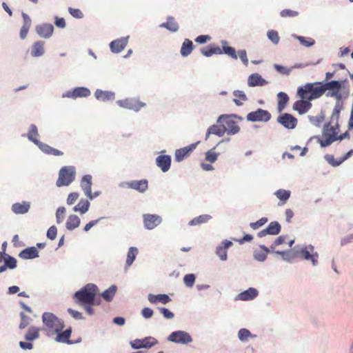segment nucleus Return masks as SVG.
<instances>
[{"label":"nucleus","mask_w":353,"mask_h":353,"mask_svg":"<svg viewBox=\"0 0 353 353\" xmlns=\"http://www.w3.org/2000/svg\"><path fill=\"white\" fill-rule=\"evenodd\" d=\"M342 85V81L334 80L325 83L320 81L308 83L298 88L297 94L300 98L312 101L320 98L326 91H328L326 94L327 97H334L340 100L342 97L341 94Z\"/></svg>","instance_id":"obj_1"},{"label":"nucleus","mask_w":353,"mask_h":353,"mask_svg":"<svg viewBox=\"0 0 353 353\" xmlns=\"http://www.w3.org/2000/svg\"><path fill=\"white\" fill-rule=\"evenodd\" d=\"M340 116V108L336 105L332 111L330 121L325 124L323 129V139L319 140L320 145L325 148L330 145L333 142L338 140L339 124L338 121Z\"/></svg>","instance_id":"obj_2"},{"label":"nucleus","mask_w":353,"mask_h":353,"mask_svg":"<svg viewBox=\"0 0 353 353\" xmlns=\"http://www.w3.org/2000/svg\"><path fill=\"white\" fill-rule=\"evenodd\" d=\"M97 292L98 288L96 285L88 283L74 293L75 302L80 305H84L85 304L99 305L100 302L95 299Z\"/></svg>","instance_id":"obj_3"},{"label":"nucleus","mask_w":353,"mask_h":353,"mask_svg":"<svg viewBox=\"0 0 353 353\" xmlns=\"http://www.w3.org/2000/svg\"><path fill=\"white\" fill-rule=\"evenodd\" d=\"M42 320L44 325L43 330L49 336L61 332L64 327L63 322L51 312H44Z\"/></svg>","instance_id":"obj_4"},{"label":"nucleus","mask_w":353,"mask_h":353,"mask_svg":"<svg viewBox=\"0 0 353 353\" xmlns=\"http://www.w3.org/2000/svg\"><path fill=\"white\" fill-rule=\"evenodd\" d=\"M76 170L74 166L69 165L61 168L59 172L57 185L58 187L69 185L74 180Z\"/></svg>","instance_id":"obj_5"},{"label":"nucleus","mask_w":353,"mask_h":353,"mask_svg":"<svg viewBox=\"0 0 353 353\" xmlns=\"http://www.w3.org/2000/svg\"><path fill=\"white\" fill-rule=\"evenodd\" d=\"M218 123H223V127L225 128V133L228 134H237L240 130L236 121L231 119L229 115H221L217 119Z\"/></svg>","instance_id":"obj_6"},{"label":"nucleus","mask_w":353,"mask_h":353,"mask_svg":"<svg viewBox=\"0 0 353 353\" xmlns=\"http://www.w3.org/2000/svg\"><path fill=\"white\" fill-rule=\"evenodd\" d=\"M117 103L122 108L139 111L145 105V103L134 98H128L123 100H119Z\"/></svg>","instance_id":"obj_7"},{"label":"nucleus","mask_w":353,"mask_h":353,"mask_svg":"<svg viewBox=\"0 0 353 353\" xmlns=\"http://www.w3.org/2000/svg\"><path fill=\"white\" fill-rule=\"evenodd\" d=\"M271 118L270 113L265 110L259 108L256 111L251 112L247 115V120L252 122L268 121Z\"/></svg>","instance_id":"obj_8"},{"label":"nucleus","mask_w":353,"mask_h":353,"mask_svg":"<svg viewBox=\"0 0 353 353\" xmlns=\"http://www.w3.org/2000/svg\"><path fill=\"white\" fill-rule=\"evenodd\" d=\"M299 256L305 260L311 261L314 265L318 263L319 255L317 252H314V248L312 245L305 246L302 248L299 252Z\"/></svg>","instance_id":"obj_9"},{"label":"nucleus","mask_w":353,"mask_h":353,"mask_svg":"<svg viewBox=\"0 0 353 353\" xmlns=\"http://www.w3.org/2000/svg\"><path fill=\"white\" fill-rule=\"evenodd\" d=\"M277 122L287 129L292 130L296 128L298 120L296 117L288 113H283L277 118Z\"/></svg>","instance_id":"obj_10"},{"label":"nucleus","mask_w":353,"mask_h":353,"mask_svg":"<svg viewBox=\"0 0 353 353\" xmlns=\"http://www.w3.org/2000/svg\"><path fill=\"white\" fill-rule=\"evenodd\" d=\"M168 340L176 343L187 344L192 342V339L186 332L176 331L168 336Z\"/></svg>","instance_id":"obj_11"},{"label":"nucleus","mask_w":353,"mask_h":353,"mask_svg":"<svg viewBox=\"0 0 353 353\" xmlns=\"http://www.w3.org/2000/svg\"><path fill=\"white\" fill-rule=\"evenodd\" d=\"M197 143H192L175 151L174 159L177 162L183 161L189 157L191 153L195 150Z\"/></svg>","instance_id":"obj_12"},{"label":"nucleus","mask_w":353,"mask_h":353,"mask_svg":"<svg viewBox=\"0 0 353 353\" xmlns=\"http://www.w3.org/2000/svg\"><path fill=\"white\" fill-rule=\"evenodd\" d=\"M143 219L144 226L148 230L154 229L157 225H159L162 221L161 217L157 214H143Z\"/></svg>","instance_id":"obj_13"},{"label":"nucleus","mask_w":353,"mask_h":353,"mask_svg":"<svg viewBox=\"0 0 353 353\" xmlns=\"http://www.w3.org/2000/svg\"><path fill=\"white\" fill-rule=\"evenodd\" d=\"M91 186L92 176L89 174L83 176L81 181V187L83 190L85 194L90 199H92L93 198L99 195V193L95 192L94 194H92L91 191Z\"/></svg>","instance_id":"obj_14"},{"label":"nucleus","mask_w":353,"mask_h":353,"mask_svg":"<svg viewBox=\"0 0 353 353\" xmlns=\"http://www.w3.org/2000/svg\"><path fill=\"white\" fill-rule=\"evenodd\" d=\"M36 32L41 38H50L54 32V27L50 23H42L37 25L35 28Z\"/></svg>","instance_id":"obj_15"},{"label":"nucleus","mask_w":353,"mask_h":353,"mask_svg":"<svg viewBox=\"0 0 353 353\" xmlns=\"http://www.w3.org/2000/svg\"><path fill=\"white\" fill-rule=\"evenodd\" d=\"M90 95L89 89L84 87H78L72 91H68L63 95V97L77 99L79 97H87Z\"/></svg>","instance_id":"obj_16"},{"label":"nucleus","mask_w":353,"mask_h":353,"mask_svg":"<svg viewBox=\"0 0 353 353\" xmlns=\"http://www.w3.org/2000/svg\"><path fill=\"white\" fill-rule=\"evenodd\" d=\"M280 231L281 225L277 221H272L269 224L266 229L263 230L258 233V236L263 237L267 234L276 235L280 232Z\"/></svg>","instance_id":"obj_17"},{"label":"nucleus","mask_w":353,"mask_h":353,"mask_svg":"<svg viewBox=\"0 0 353 353\" xmlns=\"http://www.w3.org/2000/svg\"><path fill=\"white\" fill-rule=\"evenodd\" d=\"M301 100H298L293 104V109L297 111L300 114L307 112L311 108L312 104L310 101L301 98Z\"/></svg>","instance_id":"obj_18"},{"label":"nucleus","mask_w":353,"mask_h":353,"mask_svg":"<svg viewBox=\"0 0 353 353\" xmlns=\"http://www.w3.org/2000/svg\"><path fill=\"white\" fill-rule=\"evenodd\" d=\"M157 165L163 172L169 170L171 165V157L169 155H159L156 159Z\"/></svg>","instance_id":"obj_19"},{"label":"nucleus","mask_w":353,"mask_h":353,"mask_svg":"<svg viewBox=\"0 0 353 353\" xmlns=\"http://www.w3.org/2000/svg\"><path fill=\"white\" fill-rule=\"evenodd\" d=\"M128 188L136 190L140 192H145L148 187V181L142 179L139 181H132L126 183Z\"/></svg>","instance_id":"obj_20"},{"label":"nucleus","mask_w":353,"mask_h":353,"mask_svg":"<svg viewBox=\"0 0 353 353\" xmlns=\"http://www.w3.org/2000/svg\"><path fill=\"white\" fill-rule=\"evenodd\" d=\"M128 44V39L127 38H121L119 39H116L112 41L110 43V47L112 52L119 53L121 52Z\"/></svg>","instance_id":"obj_21"},{"label":"nucleus","mask_w":353,"mask_h":353,"mask_svg":"<svg viewBox=\"0 0 353 353\" xmlns=\"http://www.w3.org/2000/svg\"><path fill=\"white\" fill-rule=\"evenodd\" d=\"M232 245V241L225 240L216 248V254L222 261L227 259V250Z\"/></svg>","instance_id":"obj_22"},{"label":"nucleus","mask_w":353,"mask_h":353,"mask_svg":"<svg viewBox=\"0 0 353 353\" xmlns=\"http://www.w3.org/2000/svg\"><path fill=\"white\" fill-rule=\"evenodd\" d=\"M225 133V128L223 127V123L219 125H212L210 126L205 134V140H207L210 134H215L219 137H223Z\"/></svg>","instance_id":"obj_23"},{"label":"nucleus","mask_w":353,"mask_h":353,"mask_svg":"<svg viewBox=\"0 0 353 353\" xmlns=\"http://www.w3.org/2000/svg\"><path fill=\"white\" fill-rule=\"evenodd\" d=\"M267 83L268 82L258 73L252 74L248 77V84L250 87L263 86Z\"/></svg>","instance_id":"obj_24"},{"label":"nucleus","mask_w":353,"mask_h":353,"mask_svg":"<svg viewBox=\"0 0 353 353\" xmlns=\"http://www.w3.org/2000/svg\"><path fill=\"white\" fill-rule=\"evenodd\" d=\"M353 154V149L350 150L348 152H347L344 157H341L338 160H335L334 155L332 154H327L325 158L326 161L332 166H338L341 165L343 161L347 159L351 155Z\"/></svg>","instance_id":"obj_25"},{"label":"nucleus","mask_w":353,"mask_h":353,"mask_svg":"<svg viewBox=\"0 0 353 353\" xmlns=\"http://www.w3.org/2000/svg\"><path fill=\"white\" fill-rule=\"evenodd\" d=\"M30 204L28 201H22L21 203H15L12 205V211L17 214H25L30 210Z\"/></svg>","instance_id":"obj_26"},{"label":"nucleus","mask_w":353,"mask_h":353,"mask_svg":"<svg viewBox=\"0 0 353 353\" xmlns=\"http://www.w3.org/2000/svg\"><path fill=\"white\" fill-rule=\"evenodd\" d=\"M259 294V292L254 288H250L247 290L241 292L238 295V299L241 301H250L256 298Z\"/></svg>","instance_id":"obj_27"},{"label":"nucleus","mask_w":353,"mask_h":353,"mask_svg":"<svg viewBox=\"0 0 353 353\" xmlns=\"http://www.w3.org/2000/svg\"><path fill=\"white\" fill-rule=\"evenodd\" d=\"M19 256L23 259H32L39 256V252L35 247H30L22 250Z\"/></svg>","instance_id":"obj_28"},{"label":"nucleus","mask_w":353,"mask_h":353,"mask_svg":"<svg viewBox=\"0 0 353 353\" xmlns=\"http://www.w3.org/2000/svg\"><path fill=\"white\" fill-rule=\"evenodd\" d=\"M148 301L152 304H156L157 303H161L163 304H166L171 301V299L170 298V296L168 295L165 294H157V295L150 294L148 295Z\"/></svg>","instance_id":"obj_29"},{"label":"nucleus","mask_w":353,"mask_h":353,"mask_svg":"<svg viewBox=\"0 0 353 353\" xmlns=\"http://www.w3.org/2000/svg\"><path fill=\"white\" fill-rule=\"evenodd\" d=\"M22 17L23 19V24L20 30V37L21 39H24L26 37L30 28L32 21L30 17L27 14L23 13Z\"/></svg>","instance_id":"obj_30"},{"label":"nucleus","mask_w":353,"mask_h":353,"mask_svg":"<svg viewBox=\"0 0 353 353\" xmlns=\"http://www.w3.org/2000/svg\"><path fill=\"white\" fill-rule=\"evenodd\" d=\"M45 42L38 41L33 43L31 49V55L34 57H41L45 52L44 49Z\"/></svg>","instance_id":"obj_31"},{"label":"nucleus","mask_w":353,"mask_h":353,"mask_svg":"<svg viewBox=\"0 0 353 353\" xmlns=\"http://www.w3.org/2000/svg\"><path fill=\"white\" fill-rule=\"evenodd\" d=\"M95 97L101 101H112L114 99V93L110 91L97 90L94 92Z\"/></svg>","instance_id":"obj_32"},{"label":"nucleus","mask_w":353,"mask_h":353,"mask_svg":"<svg viewBox=\"0 0 353 353\" xmlns=\"http://www.w3.org/2000/svg\"><path fill=\"white\" fill-rule=\"evenodd\" d=\"M37 145L41 151L47 154H51L53 156H62L63 154V152L53 148L48 144L39 142Z\"/></svg>","instance_id":"obj_33"},{"label":"nucleus","mask_w":353,"mask_h":353,"mask_svg":"<svg viewBox=\"0 0 353 353\" xmlns=\"http://www.w3.org/2000/svg\"><path fill=\"white\" fill-rule=\"evenodd\" d=\"M278 97V104H277V110L279 112H282L283 110L286 107L288 101L289 97L285 92H280L277 94Z\"/></svg>","instance_id":"obj_34"},{"label":"nucleus","mask_w":353,"mask_h":353,"mask_svg":"<svg viewBox=\"0 0 353 353\" xmlns=\"http://www.w3.org/2000/svg\"><path fill=\"white\" fill-rule=\"evenodd\" d=\"M194 49V45L191 40L185 39L180 50V53L183 57H187L191 54Z\"/></svg>","instance_id":"obj_35"},{"label":"nucleus","mask_w":353,"mask_h":353,"mask_svg":"<svg viewBox=\"0 0 353 353\" xmlns=\"http://www.w3.org/2000/svg\"><path fill=\"white\" fill-rule=\"evenodd\" d=\"M160 27L165 28L171 32H176L179 28V24L173 17H168L167 21L161 23Z\"/></svg>","instance_id":"obj_36"},{"label":"nucleus","mask_w":353,"mask_h":353,"mask_svg":"<svg viewBox=\"0 0 353 353\" xmlns=\"http://www.w3.org/2000/svg\"><path fill=\"white\" fill-rule=\"evenodd\" d=\"M27 137L30 141H32L36 145H38V143L40 142L38 140L39 132L37 127L34 124L30 125Z\"/></svg>","instance_id":"obj_37"},{"label":"nucleus","mask_w":353,"mask_h":353,"mask_svg":"<svg viewBox=\"0 0 353 353\" xmlns=\"http://www.w3.org/2000/svg\"><path fill=\"white\" fill-rule=\"evenodd\" d=\"M233 94L235 97L233 101L238 106L242 105L243 102L248 100L246 94L241 90H235L233 92Z\"/></svg>","instance_id":"obj_38"},{"label":"nucleus","mask_w":353,"mask_h":353,"mask_svg":"<svg viewBox=\"0 0 353 353\" xmlns=\"http://www.w3.org/2000/svg\"><path fill=\"white\" fill-rule=\"evenodd\" d=\"M80 219L77 215H70L66 222V228L69 230H74L79 226Z\"/></svg>","instance_id":"obj_39"},{"label":"nucleus","mask_w":353,"mask_h":353,"mask_svg":"<svg viewBox=\"0 0 353 353\" xmlns=\"http://www.w3.org/2000/svg\"><path fill=\"white\" fill-rule=\"evenodd\" d=\"M71 332H72L71 328H69V329L65 330L63 332H59L58 333H56V334H57L56 341L58 342L70 343V342L69 339H70V336L71 334Z\"/></svg>","instance_id":"obj_40"},{"label":"nucleus","mask_w":353,"mask_h":353,"mask_svg":"<svg viewBox=\"0 0 353 353\" xmlns=\"http://www.w3.org/2000/svg\"><path fill=\"white\" fill-rule=\"evenodd\" d=\"M211 219H212V216L209 214H202V215H200L199 216L194 218L192 220H191L189 222L188 224H189V225H191V226L200 225V224L207 223Z\"/></svg>","instance_id":"obj_41"},{"label":"nucleus","mask_w":353,"mask_h":353,"mask_svg":"<svg viewBox=\"0 0 353 353\" xmlns=\"http://www.w3.org/2000/svg\"><path fill=\"white\" fill-rule=\"evenodd\" d=\"M40 328L36 327H30L25 335V339L27 341H33L39 337Z\"/></svg>","instance_id":"obj_42"},{"label":"nucleus","mask_w":353,"mask_h":353,"mask_svg":"<svg viewBox=\"0 0 353 353\" xmlns=\"http://www.w3.org/2000/svg\"><path fill=\"white\" fill-rule=\"evenodd\" d=\"M274 194L276 196L278 199H279L281 203L279 205H283L286 203L288 199L290 196L291 192L289 190H285L283 189L278 190L275 192Z\"/></svg>","instance_id":"obj_43"},{"label":"nucleus","mask_w":353,"mask_h":353,"mask_svg":"<svg viewBox=\"0 0 353 353\" xmlns=\"http://www.w3.org/2000/svg\"><path fill=\"white\" fill-rule=\"evenodd\" d=\"M221 43L223 48V52L234 59H237V54L236 53L235 49L232 47L228 46V42L225 41H222Z\"/></svg>","instance_id":"obj_44"},{"label":"nucleus","mask_w":353,"mask_h":353,"mask_svg":"<svg viewBox=\"0 0 353 353\" xmlns=\"http://www.w3.org/2000/svg\"><path fill=\"white\" fill-rule=\"evenodd\" d=\"M138 254V250L137 248L131 247L130 248L128 254H127V259H126V266L130 267L134 261L136 259V256Z\"/></svg>","instance_id":"obj_45"},{"label":"nucleus","mask_w":353,"mask_h":353,"mask_svg":"<svg viewBox=\"0 0 353 353\" xmlns=\"http://www.w3.org/2000/svg\"><path fill=\"white\" fill-rule=\"evenodd\" d=\"M89 207V201L88 200L82 199L76 206H74L73 210L74 212L79 211L81 214H84L88 210Z\"/></svg>","instance_id":"obj_46"},{"label":"nucleus","mask_w":353,"mask_h":353,"mask_svg":"<svg viewBox=\"0 0 353 353\" xmlns=\"http://www.w3.org/2000/svg\"><path fill=\"white\" fill-rule=\"evenodd\" d=\"M117 291L116 285H112L108 289L105 290L102 294L101 296L107 301H110L112 300L114 296L115 295Z\"/></svg>","instance_id":"obj_47"},{"label":"nucleus","mask_w":353,"mask_h":353,"mask_svg":"<svg viewBox=\"0 0 353 353\" xmlns=\"http://www.w3.org/2000/svg\"><path fill=\"white\" fill-rule=\"evenodd\" d=\"M259 247L263 251L254 252V259L259 261H263L267 258V255L270 252V250L265 245H260Z\"/></svg>","instance_id":"obj_48"},{"label":"nucleus","mask_w":353,"mask_h":353,"mask_svg":"<svg viewBox=\"0 0 353 353\" xmlns=\"http://www.w3.org/2000/svg\"><path fill=\"white\" fill-rule=\"evenodd\" d=\"M252 336L251 332L245 328H241L238 332V337L241 341H247L250 337H254Z\"/></svg>","instance_id":"obj_49"},{"label":"nucleus","mask_w":353,"mask_h":353,"mask_svg":"<svg viewBox=\"0 0 353 353\" xmlns=\"http://www.w3.org/2000/svg\"><path fill=\"white\" fill-rule=\"evenodd\" d=\"M157 340L152 336L143 339V348H150L157 343Z\"/></svg>","instance_id":"obj_50"},{"label":"nucleus","mask_w":353,"mask_h":353,"mask_svg":"<svg viewBox=\"0 0 353 353\" xmlns=\"http://www.w3.org/2000/svg\"><path fill=\"white\" fill-rule=\"evenodd\" d=\"M214 150V148L210 150L205 153V160L211 163H214L219 155V154L215 152Z\"/></svg>","instance_id":"obj_51"},{"label":"nucleus","mask_w":353,"mask_h":353,"mask_svg":"<svg viewBox=\"0 0 353 353\" xmlns=\"http://www.w3.org/2000/svg\"><path fill=\"white\" fill-rule=\"evenodd\" d=\"M296 38L300 41V43L306 47L312 46L314 44L315 41L310 37H305L302 36H296Z\"/></svg>","instance_id":"obj_52"},{"label":"nucleus","mask_w":353,"mask_h":353,"mask_svg":"<svg viewBox=\"0 0 353 353\" xmlns=\"http://www.w3.org/2000/svg\"><path fill=\"white\" fill-rule=\"evenodd\" d=\"M6 258H5V265L7 268L14 269L17 267V260L9 255L6 254Z\"/></svg>","instance_id":"obj_53"},{"label":"nucleus","mask_w":353,"mask_h":353,"mask_svg":"<svg viewBox=\"0 0 353 353\" xmlns=\"http://www.w3.org/2000/svg\"><path fill=\"white\" fill-rule=\"evenodd\" d=\"M280 15L281 17L287 18V17H296L299 15V12L296 10H292L290 9H285L281 11Z\"/></svg>","instance_id":"obj_54"},{"label":"nucleus","mask_w":353,"mask_h":353,"mask_svg":"<svg viewBox=\"0 0 353 353\" xmlns=\"http://www.w3.org/2000/svg\"><path fill=\"white\" fill-rule=\"evenodd\" d=\"M268 37L274 44H278L280 40L277 31L274 30L268 32Z\"/></svg>","instance_id":"obj_55"},{"label":"nucleus","mask_w":353,"mask_h":353,"mask_svg":"<svg viewBox=\"0 0 353 353\" xmlns=\"http://www.w3.org/2000/svg\"><path fill=\"white\" fill-rule=\"evenodd\" d=\"M183 281L187 287L191 288L194 283L195 276L193 274H186L183 278Z\"/></svg>","instance_id":"obj_56"},{"label":"nucleus","mask_w":353,"mask_h":353,"mask_svg":"<svg viewBox=\"0 0 353 353\" xmlns=\"http://www.w3.org/2000/svg\"><path fill=\"white\" fill-rule=\"evenodd\" d=\"M65 214V208L64 207H59L57 210L56 218L57 223H61L63 221Z\"/></svg>","instance_id":"obj_57"},{"label":"nucleus","mask_w":353,"mask_h":353,"mask_svg":"<svg viewBox=\"0 0 353 353\" xmlns=\"http://www.w3.org/2000/svg\"><path fill=\"white\" fill-rule=\"evenodd\" d=\"M69 13L76 19H82L83 17V14L80 9L68 8Z\"/></svg>","instance_id":"obj_58"},{"label":"nucleus","mask_w":353,"mask_h":353,"mask_svg":"<svg viewBox=\"0 0 353 353\" xmlns=\"http://www.w3.org/2000/svg\"><path fill=\"white\" fill-rule=\"evenodd\" d=\"M268 222L266 217H263L256 222L251 223L250 226L253 230H256Z\"/></svg>","instance_id":"obj_59"},{"label":"nucleus","mask_w":353,"mask_h":353,"mask_svg":"<svg viewBox=\"0 0 353 353\" xmlns=\"http://www.w3.org/2000/svg\"><path fill=\"white\" fill-rule=\"evenodd\" d=\"M274 68L275 70L282 74L288 75L290 73L291 70L279 64H274Z\"/></svg>","instance_id":"obj_60"},{"label":"nucleus","mask_w":353,"mask_h":353,"mask_svg":"<svg viewBox=\"0 0 353 353\" xmlns=\"http://www.w3.org/2000/svg\"><path fill=\"white\" fill-rule=\"evenodd\" d=\"M57 234V229L56 226H51L47 231V237L50 240L55 239Z\"/></svg>","instance_id":"obj_61"},{"label":"nucleus","mask_w":353,"mask_h":353,"mask_svg":"<svg viewBox=\"0 0 353 353\" xmlns=\"http://www.w3.org/2000/svg\"><path fill=\"white\" fill-rule=\"evenodd\" d=\"M160 312L163 314V316L168 319H171L174 317V314L171 311H170L168 309L165 307H160L159 308Z\"/></svg>","instance_id":"obj_62"},{"label":"nucleus","mask_w":353,"mask_h":353,"mask_svg":"<svg viewBox=\"0 0 353 353\" xmlns=\"http://www.w3.org/2000/svg\"><path fill=\"white\" fill-rule=\"evenodd\" d=\"M285 236H279V237H277L276 239V240L274 241V243H272V245H271L270 248L274 250V248L279 245H281L283 244L285 241Z\"/></svg>","instance_id":"obj_63"},{"label":"nucleus","mask_w":353,"mask_h":353,"mask_svg":"<svg viewBox=\"0 0 353 353\" xmlns=\"http://www.w3.org/2000/svg\"><path fill=\"white\" fill-rule=\"evenodd\" d=\"M79 194L77 192H72L70 193L67 199V203L68 205L73 204L79 198Z\"/></svg>","instance_id":"obj_64"}]
</instances>
